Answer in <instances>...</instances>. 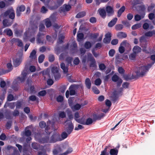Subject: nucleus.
Here are the masks:
<instances>
[{"mask_svg":"<svg viewBox=\"0 0 155 155\" xmlns=\"http://www.w3.org/2000/svg\"><path fill=\"white\" fill-rule=\"evenodd\" d=\"M151 66V65L150 64L146 65L144 64H141L137 68L136 70V73L138 76L144 75L147 72Z\"/></svg>","mask_w":155,"mask_h":155,"instance_id":"1","label":"nucleus"},{"mask_svg":"<svg viewBox=\"0 0 155 155\" xmlns=\"http://www.w3.org/2000/svg\"><path fill=\"white\" fill-rule=\"evenodd\" d=\"M37 28L35 29L32 28H29L28 30H27L24 34V40L27 41L29 39L30 41L33 42L35 40V38L34 36Z\"/></svg>","mask_w":155,"mask_h":155,"instance_id":"2","label":"nucleus"},{"mask_svg":"<svg viewBox=\"0 0 155 155\" xmlns=\"http://www.w3.org/2000/svg\"><path fill=\"white\" fill-rule=\"evenodd\" d=\"M68 136V134L65 132H63L61 135V138H57L59 136L57 134H55L52 136L51 139L50 140H49L48 139H46L45 140H42L41 141V142L42 143H44L46 142H54L57 141H61L64 140L67 138Z\"/></svg>","mask_w":155,"mask_h":155,"instance_id":"3","label":"nucleus"},{"mask_svg":"<svg viewBox=\"0 0 155 155\" xmlns=\"http://www.w3.org/2000/svg\"><path fill=\"white\" fill-rule=\"evenodd\" d=\"M118 152L117 150L115 149H111L110 146H107L101 152L100 155H117Z\"/></svg>","mask_w":155,"mask_h":155,"instance_id":"4","label":"nucleus"},{"mask_svg":"<svg viewBox=\"0 0 155 155\" xmlns=\"http://www.w3.org/2000/svg\"><path fill=\"white\" fill-rule=\"evenodd\" d=\"M64 0H56L55 2H50L49 3L48 7L51 10H53L58 8L62 4Z\"/></svg>","mask_w":155,"mask_h":155,"instance_id":"5","label":"nucleus"},{"mask_svg":"<svg viewBox=\"0 0 155 155\" xmlns=\"http://www.w3.org/2000/svg\"><path fill=\"white\" fill-rule=\"evenodd\" d=\"M23 54L21 53L13 59V64L15 66L17 67L20 64L23 59Z\"/></svg>","mask_w":155,"mask_h":155,"instance_id":"6","label":"nucleus"},{"mask_svg":"<svg viewBox=\"0 0 155 155\" xmlns=\"http://www.w3.org/2000/svg\"><path fill=\"white\" fill-rule=\"evenodd\" d=\"M4 17L8 16L9 18L12 19H13L15 18L14 11L12 8H11L5 12L4 14L2 15Z\"/></svg>","mask_w":155,"mask_h":155,"instance_id":"7","label":"nucleus"},{"mask_svg":"<svg viewBox=\"0 0 155 155\" xmlns=\"http://www.w3.org/2000/svg\"><path fill=\"white\" fill-rule=\"evenodd\" d=\"M66 131L68 134H70L72 131L74 126L71 121L69 120H67L65 122Z\"/></svg>","mask_w":155,"mask_h":155,"instance_id":"8","label":"nucleus"},{"mask_svg":"<svg viewBox=\"0 0 155 155\" xmlns=\"http://www.w3.org/2000/svg\"><path fill=\"white\" fill-rule=\"evenodd\" d=\"M69 91L67 90L65 94V96L67 98H68L69 96V91H70V94L71 95H74L75 94L74 88L73 86H71L69 88Z\"/></svg>","mask_w":155,"mask_h":155,"instance_id":"9","label":"nucleus"},{"mask_svg":"<svg viewBox=\"0 0 155 155\" xmlns=\"http://www.w3.org/2000/svg\"><path fill=\"white\" fill-rule=\"evenodd\" d=\"M112 80L114 82H117V85L118 86H120L122 83V81L121 79L119 78L118 77L114 75L112 77Z\"/></svg>","mask_w":155,"mask_h":155,"instance_id":"10","label":"nucleus"},{"mask_svg":"<svg viewBox=\"0 0 155 155\" xmlns=\"http://www.w3.org/2000/svg\"><path fill=\"white\" fill-rule=\"evenodd\" d=\"M69 103L70 106L73 110H78L80 108L81 106H84V105H83L82 104L80 105L79 104H77L73 106H72L71 102L70 101H69Z\"/></svg>","mask_w":155,"mask_h":155,"instance_id":"11","label":"nucleus"},{"mask_svg":"<svg viewBox=\"0 0 155 155\" xmlns=\"http://www.w3.org/2000/svg\"><path fill=\"white\" fill-rule=\"evenodd\" d=\"M120 45L123 47L126 50H130L131 49L130 45L126 41L122 42Z\"/></svg>","mask_w":155,"mask_h":155,"instance_id":"12","label":"nucleus"},{"mask_svg":"<svg viewBox=\"0 0 155 155\" xmlns=\"http://www.w3.org/2000/svg\"><path fill=\"white\" fill-rule=\"evenodd\" d=\"M111 34L110 33L108 32L107 33L105 36V38L104 39V42L105 43H108L110 42L111 40L110 37Z\"/></svg>","mask_w":155,"mask_h":155,"instance_id":"13","label":"nucleus"},{"mask_svg":"<svg viewBox=\"0 0 155 155\" xmlns=\"http://www.w3.org/2000/svg\"><path fill=\"white\" fill-rule=\"evenodd\" d=\"M106 9L107 13L109 15L113 14L114 12L113 8L110 6H107Z\"/></svg>","mask_w":155,"mask_h":155,"instance_id":"14","label":"nucleus"},{"mask_svg":"<svg viewBox=\"0 0 155 155\" xmlns=\"http://www.w3.org/2000/svg\"><path fill=\"white\" fill-rule=\"evenodd\" d=\"M81 122H82L81 123V124L89 125L91 124L93 122V120L92 119L89 118L87 119L86 121H85L84 120V119L83 118Z\"/></svg>","mask_w":155,"mask_h":155,"instance_id":"15","label":"nucleus"},{"mask_svg":"<svg viewBox=\"0 0 155 155\" xmlns=\"http://www.w3.org/2000/svg\"><path fill=\"white\" fill-rule=\"evenodd\" d=\"M74 119L78 123L81 124L83 118H80V117L78 112H76L74 114Z\"/></svg>","mask_w":155,"mask_h":155,"instance_id":"16","label":"nucleus"},{"mask_svg":"<svg viewBox=\"0 0 155 155\" xmlns=\"http://www.w3.org/2000/svg\"><path fill=\"white\" fill-rule=\"evenodd\" d=\"M36 54V51L35 50H33L30 54V58L32 60H36L37 56Z\"/></svg>","mask_w":155,"mask_h":155,"instance_id":"17","label":"nucleus"},{"mask_svg":"<svg viewBox=\"0 0 155 155\" xmlns=\"http://www.w3.org/2000/svg\"><path fill=\"white\" fill-rule=\"evenodd\" d=\"M26 75L27 73L25 71H23L22 73L21 77L18 78V79L19 81L22 82L25 80Z\"/></svg>","mask_w":155,"mask_h":155,"instance_id":"18","label":"nucleus"},{"mask_svg":"<svg viewBox=\"0 0 155 155\" xmlns=\"http://www.w3.org/2000/svg\"><path fill=\"white\" fill-rule=\"evenodd\" d=\"M154 35H155V30L147 32L145 34V36L147 37H151Z\"/></svg>","mask_w":155,"mask_h":155,"instance_id":"19","label":"nucleus"},{"mask_svg":"<svg viewBox=\"0 0 155 155\" xmlns=\"http://www.w3.org/2000/svg\"><path fill=\"white\" fill-rule=\"evenodd\" d=\"M98 12L101 17L103 18L105 17L106 13L104 9L100 8L99 9Z\"/></svg>","mask_w":155,"mask_h":155,"instance_id":"20","label":"nucleus"},{"mask_svg":"<svg viewBox=\"0 0 155 155\" xmlns=\"http://www.w3.org/2000/svg\"><path fill=\"white\" fill-rule=\"evenodd\" d=\"M141 50V48L137 46H134L133 49V51L135 54H137L140 52Z\"/></svg>","mask_w":155,"mask_h":155,"instance_id":"21","label":"nucleus"},{"mask_svg":"<svg viewBox=\"0 0 155 155\" xmlns=\"http://www.w3.org/2000/svg\"><path fill=\"white\" fill-rule=\"evenodd\" d=\"M58 68L57 67H54L53 68L52 70V73L53 74L55 79H56V76H57L58 74Z\"/></svg>","mask_w":155,"mask_h":155,"instance_id":"22","label":"nucleus"},{"mask_svg":"<svg viewBox=\"0 0 155 155\" xmlns=\"http://www.w3.org/2000/svg\"><path fill=\"white\" fill-rule=\"evenodd\" d=\"M117 20V18H115L111 20L108 23V26L109 27L113 26L116 24Z\"/></svg>","mask_w":155,"mask_h":155,"instance_id":"23","label":"nucleus"},{"mask_svg":"<svg viewBox=\"0 0 155 155\" xmlns=\"http://www.w3.org/2000/svg\"><path fill=\"white\" fill-rule=\"evenodd\" d=\"M85 84L87 88L90 89L91 86V82L90 79L88 78H86L85 82Z\"/></svg>","mask_w":155,"mask_h":155,"instance_id":"24","label":"nucleus"},{"mask_svg":"<svg viewBox=\"0 0 155 155\" xmlns=\"http://www.w3.org/2000/svg\"><path fill=\"white\" fill-rule=\"evenodd\" d=\"M51 17H50L49 18H47L45 20V25L47 27H49L51 25Z\"/></svg>","mask_w":155,"mask_h":155,"instance_id":"25","label":"nucleus"},{"mask_svg":"<svg viewBox=\"0 0 155 155\" xmlns=\"http://www.w3.org/2000/svg\"><path fill=\"white\" fill-rule=\"evenodd\" d=\"M71 8V6L70 5H63V7H62L61 10L62 11L65 12L66 11H68L70 8Z\"/></svg>","mask_w":155,"mask_h":155,"instance_id":"26","label":"nucleus"},{"mask_svg":"<svg viewBox=\"0 0 155 155\" xmlns=\"http://www.w3.org/2000/svg\"><path fill=\"white\" fill-rule=\"evenodd\" d=\"M125 8L124 6H123L118 11L117 15V17H120L122 14L125 11Z\"/></svg>","mask_w":155,"mask_h":155,"instance_id":"27","label":"nucleus"},{"mask_svg":"<svg viewBox=\"0 0 155 155\" xmlns=\"http://www.w3.org/2000/svg\"><path fill=\"white\" fill-rule=\"evenodd\" d=\"M61 67L63 70L64 72L66 73L68 71V68L67 67H65L64 63H62L61 64Z\"/></svg>","mask_w":155,"mask_h":155,"instance_id":"28","label":"nucleus"},{"mask_svg":"<svg viewBox=\"0 0 155 155\" xmlns=\"http://www.w3.org/2000/svg\"><path fill=\"white\" fill-rule=\"evenodd\" d=\"M84 38L83 33L78 32L77 35V40L78 41H81Z\"/></svg>","mask_w":155,"mask_h":155,"instance_id":"29","label":"nucleus"},{"mask_svg":"<svg viewBox=\"0 0 155 155\" xmlns=\"http://www.w3.org/2000/svg\"><path fill=\"white\" fill-rule=\"evenodd\" d=\"M12 23L8 21L7 20H4L3 21V24L5 27H8L10 26Z\"/></svg>","mask_w":155,"mask_h":155,"instance_id":"30","label":"nucleus"},{"mask_svg":"<svg viewBox=\"0 0 155 155\" xmlns=\"http://www.w3.org/2000/svg\"><path fill=\"white\" fill-rule=\"evenodd\" d=\"M7 106H9L11 109H13L14 108L15 105L13 103H7L5 105L4 107H6Z\"/></svg>","mask_w":155,"mask_h":155,"instance_id":"31","label":"nucleus"},{"mask_svg":"<svg viewBox=\"0 0 155 155\" xmlns=\"http://www.w3.org/2000/svg\"><path fill=\"white\" fill-rule=\"evenodd\" d=\"M86 15V13L84 12H79L76 16L77 18H80L83 17Z\"/></svg>","mask_w":155,"mask_h":155,"instance_id":"32","label":"nucleus"},{"mask_svg":"<svg viewBox=\"0 0 155 155\" xmlns=\"http://www.w3.org/2000/svg\"><path fill=\"white\" fill-rule=\"evenodd\" d=\"M87 57H88V59L89 60L92 61L94 62V63L95 60L93 58L91 54L89 53V54H88Z\"/></svg>","mask_w":155,"mask_h":155,"instance_id":"33","label":"nucleus"},{"mask_svg":"<svg viewBox=\"0 0 155 155\" xmlns=\"http://www.w3.org/2000/svg\"><path fill=\"white\" fill-rule=\"evenodd\" d=\"M91 46V43L89 41L86 42L84 44V47L86 49L90 48Z\"/></svg>","mask_w":155,"mask_h":155,"instance_id":"34","label":"nucleus"},{"mask_svg":"<svg viewBox=\"0 0 155 155\" xmlns=\"http://www.w3.org/2000/svg\"><path fill=\"white\" fill-rule=\"evenodd\" d=\"M45 56L44 55L42 54L40 55L38 58V62L40 63H42L44 59Z\"/></svg>","mask_w":155,"mask_h":155,"instance_id":"35","label":"nucleus"},{"mask_svg":"<svg viewBox=\"0 0 155 155\" xmlns=\"http://www.w3.org/2000/svg\"><path fill=\"white\" fill-rule=\"evenodd\" d=\"M73 151V150L72 148H69L68 150H67L64 153H63V154L62 155H67L71 153Z\"/></svg>","mask_w":155,"mask_h":155,"instance_id":"36","label":"nucleus"},{"mask_svg":"<svg viewBox=\"0 0 155 155\" xmlns=\"http://www.w3.org/2000/svg\"><path fill=\"white\" fill-rule=\"evenodd\" d=\"M101 83V81L100 78L96 79L94 82V84L96 85H100Z\"/></svg>","mask_w":155,"mask_h":155,"instance_id":"37","label":"nucleus"},{"mask_svg":"<svg viewBox=\"0 0 155 155\" xmlns=\"http://www.w3.org/2000/svg\"><path fill=\"white\" fill-rule=\"evenodd\" d=\"M141 26V25L140 24H137L134 25L132 27V28L133 29L135 30L138 28H140Z\"/></svg>","mask_w":155,"mask_h":155,"instance_id":"38","label":"nucleus"},{"mask_svg":"<svg viewBox=\"0 0 155 155\" xmlns=\"http://www.w3.org/2000/svg\"><path fill=\"white\" fill-rule=\"evenodd\" d=\"M123 28V25L121 24L117 25L115 26V29L117 30H120Z\"/></svg>","mask_w":155,"mask_h":155,"instance_id":"39","label":"nucleus"},{"mask_svg":"<svg viewBox=\"0 0 155 155\" xmlns=\"http://www.w3.org/2000/svg\"><path fill=\"white\" fill-rule=\"evenodd\" d=\"M25 7L24 5H21L17 8V10L18 11L22 12H23L25 10Z\"/></svg>","mask_w":155,"mask_h":155,"instance_id":"40","label":"nucleus"},{"mask_svg":"<svg viewBox=\"0 0 155 155\" xmlns=\"http://www.w3.org/2000/svg\"><path fill=\"white\" fill-rule=\"evenodd\" d=\"M48 11V9L44 6H43L41 9V12L42 13H45Z\"/></svg>","mask_w":155,"mask_h":155,"instance_id":"41","label":"nucleus"},{"mask_svg":"<svg viewBox=\"0 0 155 155\" xmlns=\"http://www.w3.org/2000/svg\"><path fill=\"white\" fill-rule=\"evenodd\" d=\"M29 127H27L26 129L25 132V135L26 136H30L31 134V132L28 129Z\"/></svg>","mask_w":155,"mask_h":155,"instance_id":"42","label":"nucleus"},{"mask_svg":"<svg viewBox=\"0 0 155 155\" xmlns=\"http://www.w3.org/2000/svg\"><path fill=\"white\" fill-rule=\"evenodd\" d=\"M144 17V16L142 15L141 16L139 15H136L135 16V19L136 21H139L140 20L141 18H143Z\"/></svg>","mask_w":155,"mask_h":155,"instance_id":"43","label":"nucleus"},{"mask_svg":"<svg viewBox=\"0 0 155 155\" xmlns=\"http://www.w3.org/2000/svg\"><path fill=\"white\" fill-rule=\"evenodd\" d=\"M118 35L121 38H124L127 37V35L126 34L122 32H120L118 34Z\"/></svg>","mask_w":155,"mask_h":155,"instance_id":"44","label":"nucleus"},{"mask_svg":"<svg viewBox=\"0 0 155 155\" xmlns=\"http://www.w3.org/2000/svg\"><path fill=\"white\" fill-rule=\"evenodd\" d=\"M5 31L7 35L9 36H11L12 35V31L10 29H6L5 30Z\"/></svg>","mask_w":155,"mask_h":155,"instance_id":"45","label":"nucleus"},{"mask_svg":"<svg viewBox=\"0 0 155 155\" xmlns=\"http://www.w3.org/2000/svg\"><path fill=\"white\" fill-rule=\"evenodd\" d=\"M92 89L93 92L96 94H98L100 91L97 88L95 87H92Z\"/></svg>","mask_w":155,"mask_h":155,"instance_id":"46","label":"nucleus"},{"mask_svg":"<svg viewBox=\"0 0 155 155\" xmlns=\"http://www.w3.org/2000/svg\"><path fill=\"white\" fill-rule=\"evenodd\" d=\"M46 92L45 91L43 90L39 92L38 93V95L39 96H43L45 95Z\"/></svg>","mask_w":155,"mask_h":155,"instance_id":"47","label":"nucleus"},{"mask_svg":"<svg viewBox=\"0 0 155 155\" xmlns=\"http://www.w3.org/2000/svg\"><path fill=\"white\" fill-rule=\"evenodd\" d=\"M136 57V54L134 53V52L133 53L130 54L129 56V58L131 60H134L135 59Z\"/></svg>","mask_w":155,"mask_h":155,"instance_id":"48","label":"nucleus"},{"mask_svg":"<svg viewBox=\"0 0 155 155\" xmlns=\"http://www.w3.org/2000/svg\"><path fill=\"white\" fill-rule=\"evenodd\" d=\"M115 51L113 49L110 50L109 52V54L110 56L113 57L115 54Z\"/></svg>","mask_w":155,"mask_h":155,"instance_id":"49","label":"nucleus"},{"mask_svg":"<svg viewBox=\"0 0 155 155\" xmlns=\"http://www.w3.org/2000/svg\"><path fill=\"white\" fill-rule=\"evenodd\" d=\"M64 38V36L62 35H61L59 38L58 43H60L62 42Z\"/></svg>","mask_w":155,"mask_h":155,"instance_id":"50","label":"nucleus"},{"mask_svg":"<svg viewBox=\"0 0 155 155\" xmlns=\"http://www.w3.org/2000/svg\"><path fill=\"white\" fill-rule=\"evenodd\" d=\"M29 99L30 100L32 101H34L37 100V97L35 96L32 95L29 97Z\"/></svg>","mask_w":155,"mask_h":155,"instance_id":"51","label":"nucleus"},{"mask_svg":"<svg viewBox=\"0 0 155 155\" xmlns=\"http://www.w3.org/2000/svg\"><path fill=\"white\" fill-rule=\"evenodd\" d=\"M46 125L44 121H41L39 123V126L41 128H44Z\"/></svg>","mask_w":155,"mask_h":155,"instance_id":"52","label":"nucleus"},{"mask_svg":"<svg viewBox=\"0 0 155 155\" xmlns=\"http://www.w3.org/2000/svg\"><path fill=\"white\" fill-rule=\"evenodd\" d=\"M7 67L8 69L9 70V71L11 70H12V65L10 63H8L7 64Z\"/></svg>","mask_w":155,"mask_h":155,"instance_id":"53","label":"nucleus"},{"mask_svg":"<svg viewBox=\"0 0 155 155\" xmlns=\"http://www.w3.org/2000/svg\"><path fill=\"white\" fill-rule=\"evenodd\" d=\"M83 126L81 125H78L77 127H76L75 128V130H79L83 128Z\"/></svg>","mask_w":155,"mask_h":155,"instance_id":"54","label":"nucleus"},{"mask_svg":"<svg viewBox=\"0 0 155 155\" xmlns=\"http://www.w3.org/2000/svg\"><path fill=\"white\" fill-rule=\"evenodd\" d=\"M63 100V97L61 96H59L57 98V100L58 102H61Z\"/></svg>","mask_w":155,"mask_h":155,"instance_id":"55","label":"nucleus"},{"mask_svg":"<svg viewBox=\"0 0 155 155\" xmlns=\"http://www.w3.org/2000/svg\"><path fill=\"white\" fill-rule=\"evenodd\" d=\"M76 3V0H70L69 3L70 5L73 6Z\"/></svg>","mask_w":155,"mask_h":155,"instance_id":"56","label":"nucleus"},{"mask_svg":"<svg viewBox=\"0 0 155 155\" xmlns=\"http://www.w3.org/2000/svg\"><path fill=\"white\" fill-rule=\"evenodd\" d=\"M106 105L109 107H110L111 105V103L110 101L107 100L105 101Z\"/></svg>","mask_w":155,"mask_h":155,"instance_id":"57","label":"nucleus"},{"mask_svg":"<svg viewBox=\"0 0 155 155\" xmlns=\"http://www.w3.org/2000/svg\"><path fill=\"white\" fill-rule=\"evenodd\" d=\"M125 49V48L123 47L120 45L119 49V51L120 53H122L124 52Z\"/></svg>","mask_w":155,"mask_h":155,"instance_id":"58","label":"nucleus"},{"mask_svg":"<svg viewBox=\"0 0 155 155\" xmlns=\"http://www.w3.org/2000/svg\"><path fill=\"white\" fill-rule=\"evenodd\" d=\"M72 58L71 57L67 58L66 59V61L67 62L68 64H71V61Z\"/></svg>","mask_w":155,"mask_h":155,"instance_id":"59","label":"nucleus"},{"mask_svg":"<svg viewBox=\"0 0 155 155\" xmlns=\"http://www.w3.org/2000/svg\"><path fill=\"white\" fill-rule=\"evenodd\" d=\"M149 27V24L147 23H145L143 25V28L144 29H147Z\"/></svg>","mask_w":155,"mask_h":155,"instance_id":"60","label":"nucleus"},{"mask_svg":"<svg viewBox=\"0 0 155 155\" xmlns=\"http://www.w3.org/2000/svg\"><path fill=\"white\" fill-rule=\"evenodd\" d=\"M80 61L78 58H76L74 61V63L75 65L78 64L79 63Z\"/></svg>","mask_w":155,"mask_h":155,"instance_id":"61","label":"nucleus"},{"mask_svg":"<svg viewBox=\"0 0 155 155\" xmlns=\"http://www.w3.org/2000/svg\"><path fill=\"white\" fill-rule=\"evenodd\" d=\"M32 147L34 149H37L38 147V145L36 143H33L32 144Z\"/></svg>","mask_w":155,"mask_h":155,"instance_id":"62","label":"nucleus"},{"mask_svg":"<svg viewBox=\"0 0 155 155\" xmlns=\"http://www.w3.org/2000/svg\"><path fill=\"white\" fill-rule=\"evenodd\" d=\"M99 67L101 70H103L105 69V66L104 64H102L99 65Z\"/></svg>","mask_w":155,"mask_h":155,"instance_id":"63","label":"nucleus"},{"mask_svg":"<svg viewBox=\"0 0 155 155\" xmlns=\"http://www.w3.org/2000/svg\"><path fill=\"white\" fill-rule=\"evenodd\" d=\"M118 42V40L117 39H114L111 42V43L113 45H116L117 44Z\"/></svg>","mask_w":155,"mask_h":155,"instance_id":"64","label":"nucleus"}]
</instances>
